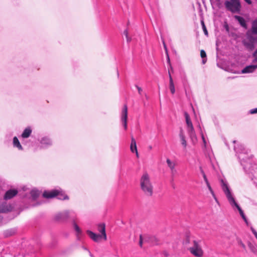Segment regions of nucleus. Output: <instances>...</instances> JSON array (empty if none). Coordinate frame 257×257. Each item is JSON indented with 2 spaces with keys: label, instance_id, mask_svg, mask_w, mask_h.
I'll list each match as a JSON object with an SVG mask.
<instances>
[{
  "label": "nucleus",
  "instance_id": "1a4fd4ad",
  "mask_svg": "<svg viewBox=\"0 0 257 257\" xmlns=\"http://www.w3.org/2000/svg\"><path fill=\"white\" fill-rule=\"evenodd\" d=\"M98 230L101 233V236L104 240H106L107 236L105 232V225L104 223H101L98 225Z\"/></svg>",
  "mask_w": 257,
  "mask_h": 257
},
{
  "label": "nucleus",
  "instance_id": "a878e982",
  "mask_svg": "<svg viewBox=\"0 0 257 257\" xmlns=\"http://www.w3.org/2000/svg\"><path fill=\"white\" fill-rule=\"evenodd\" d=\"M187 129H188V133L189 134H192V135H193L194 132H195V130H194L193 125L188 126Z\"/></svg>",
  "mask_w": 257,
  "mask_h": 257
},
{
  "label": "nucleus",
  "instance_id": "dca6fc26",
  "mask_svg": "<svg viewBox=\"0 0 257 257\" xmlns=\"http://www.w3.org/2000/svg\"><path fill=\"white\" fill-rule=\"evenodd\" d=\"M32 133V130L30 127H27L25 129L23 133L22 134V137L23 138H29Z\"/></svg>",
  "mask_w": 257,
  "mask_h": 257
},
{
  "label": "nucleus",
  "instance_id": "c9c22d12",
  "mask_svg": "<svg viewBox=\"0 0 257 257\" xmlns=\"http://www.w3.org/2000/svg\"><path fill=\"white\" fill-rule=\"evenodd\" d=\"M251 230L252 233H253V234L254 235V236H255V237L256 238L257 237V232L252 227L251 228Z\"/></svg>",
  "mask_w": 257,
  "mask_h": 257
},
{
  "label": "nucleus",
  "instance_id": "2eb2a0df",
  "mask_svg": "<svg viewBox=\"0 0 257 257\" xmlns=\"http://www.w3.org/2000/svg\"><path fill=\"white\" fill-rule=\"evenodd\" d=\"M232 205H234L235 207L237 208L240 215L241 216L243 219L244 220V221L246 222V223L247 224L248 222L247 221V219L246 218L245 216L244 215L243 212L242 210L241 209V208L239 207V206L237 204V203L235 202V203H232Z\"/></svg>",
  "mask_w": 257,
  "mask_h": 257
},
{
  "label": "nucleus",
  "instance_id": "0eeeda50",
  "mask_svg": "<svg viewBox=\"0 0 257 257\" xmlns=\"http://www.w3.org/2000/svg\"><path fill=\"white\" fill-rule=\"evenodd\" d=\"M58 193L57 189L52 190L50 191H45L43 193V196L45 198L50 199L53 198L57 196Z\"/></svg>",
  "mask_w": 257,
  "mask_h": 257
},
{
  "label": "nucleus",
  "instance_id": "8fccbe9b",
  "mask_svg": "<svg viewBox=\"0 0 257 257\" xmlns=\"http://www.w3.org/2000/svg\"><path fill=\"white\" fill-rule=\"evenodd\" d=\"M155 239L156 240V241H157V244H158V243H159V240H158V239H157V238H155Z\"/></svg>",
  "mask_w": 257,
  "mask_h": 257
},
{
  "label": "nucleus",
  "instance_id": "9d476101",
  "mask_svg": "<svg viewBox=\"0 0 257 257\" xmlns=\"http://www.w3.org/2000/svg\"><path fill=\"white\" fill-rule=\"evenodd\" d=\"M256 68L257 65L247 66L241 70V73L243 74L251 73L253 72Z\"/></svg>",
  "mask_w": 257,
  "mask_h": 257
},
{
  "label": "nucleus",
  "instance_id": "f3484780",
  "mask_svg": "<svg viewBox=\"0 0 257 257\" xmlns=\"http://www.w3.org/2000/svg\"><path fill=\"white\" fill-rule=\"evenodd\" d=\"M166 162L168 167L171 169L172 173H174L176 171L175 170V167L176 166V164L174 162H172L169 159H167L166 160Z\"/></svg>",
  "mask_w": 257,
  "mask_h": 257
},
{
  "label": "nucleus",
  "instance_id": "bb28decb",
  "mask_svg": "<svg viewBox=\"0 0 257 257\" xmlns=\"http://www.w3.org/2000/svg\"><path fill=\"white\" fill-rule=\"evenodd\" d=\"M200 56L202 58H204L206 57V54L205 51L204 50H201L200 51Z\"/></svg>",
  "mask_w": 257,
  "mask_h": 257
},
{
  "label": "nucleus",
  "instance_id": "473e14b6",
  "mask_svg": "<svg viewBox=\"0 0 257 257\" xmlns=\"http://www.w3.org/2000/svg\"><path fill=\"white\" fill-rule=\"evenodd\" d=\"M190 242V238H189V237H187L185 240V244L186 245H187L188 244H189V243Z\"/></svg>",
  "mask_w": 257,
  "mask_h": 257
},
{
  "label": "nucleus",
  "instance_id": "2f4dec72",
  "mask_svg": "<svg viewBox=\"0 0 257 257\" xmlns=\"http://www.w3.org/2000/svg\"><path fill=\"white\" fill-rule=\"evenodd\" d=\"M239 245L242 247L243 249H246V246L245 245V244L241 241H240L239 242Z\"/></svg>",
  "mask_w": 257,
  "mask_h": 257
},
{
  "label": "nucleus",
  "instance_id": "c03bdc74",
  "mask_svg": "<svg viewBox=\"0 0 257 257\" xmlns=\"http://www.w3.org/2000/svg\"><path fill=\"white\" fill-rule=\"evenodd\" d=\"M135 152L136 153L137 157L139 158V153H138V150H136Z\"/></svg>",
  "mask_w": 257,
  "mask_h": 257
},
{
  "label": "nucleus",
  "instance_id": "393cba45",
  "mask_svg": "<svg viewBox=\"0 0 257 257\" xmlns=\"http://www.w3.org/2000/svg\"><path fill=\"white\" fill-rule=\"evenodd\" d=\"M201 23L202 29H203V32L204 33L205 35L206 36H208V31L207 30V29L206 28V26L205 25L204 21H201Z\"/></svg>",
  "mask_w": 257,
  "mask_h": 257
},
{
  "label": "nucleus",
  "instance_id": "9b49d317",
  "mask_svg": "<svg viewBox=\"0 0 257 257\" xmlns=\"http://www.w3.org/2000/svg\"><path fill=\"white\" fill-rule=\"evenodd\" d=\"M87 233L89 235V237L92 240L96 242L98 241L99 239L102 237V236L101 235L95 234L89 230L87 231Z\"/></svg>",
  "mask_w": 257,
  "mask_h": 257
},
{
  "label": "nucleus",
  "instance_id": "4468645a",
  "mask_svg": "<svg viewBox=\"0 0 257 257\" xmlns=\"http://www.w3.org/2000/svg\"><path fill=\"white\" fill-rule=\"evenodd\" d=\"M12 207L10 205H2L0 209V212L2 213H7L11 211Z\"/></svg>",
  "mask_w": 257,
  "mask_h": 257
},
{
  "label": "nucleus",
  "instance_id": "aec40b11",
  "mask_svg": "<svg viewBox=\"0 0 257 257\" xmlns=\"http://www.w3.org/2000/svg\"><path fill=\"white\" fill-rule=\"evenodd\" d=\"M13 145L14 147H17L19 150H23V147L17 137H15L13 138Z\"/></svg>",
  "mask_w": 257,
  "mask_h": 257
},
{
  "label": "nucleus",
  "instance_id": "f257e3e1",
  "mask_svg": "<svg viewBox=\"0 0 257 257\" xmlns=\"http://www.w3.org/2000/svg\"><path fill=\"white\" fill-rule=\"evenodd\" d=\"M141 188L148 196H151L153 193V186L151 181L150 177L148 173H144L140 178Z\"/></svg>",
  "mask_w": 257,
  "mask_h": 257
},
{
  "label": "nucleus",
  "instance_id": "4c0bfd02",
  "mask_svg": "<svg viewBox=\"0 0 257 257\" xmlns=\"http://www.w3.org/2000/svg\"><path fill=\"white\" fill-rule=\"evenodd\" d=\"M253 56L254 57H255V61H257V49L255 50V51L254 52V53L253 54Z\"/></svg>",
  "mask_w": 257,
  "mask_h": 257
},
{
  "label": "nucleus",
  "instance_id": "49530a36",
  "mask_svg": "<svg viewBox=\"0 0 257 257\" xmlns=\"http://www.w3.org/2000/svg\"><path fill=\"white\" fill-rule=\"evenodd\" d=\"M248 246L249 247V248H250V249H252V244H251L250 243H249L248 244Z\"/></svg>",
  "mask_w": 257,
  "mask_h": 257
},
{
  "label": "nucleus",
  "instance_id": "ea45409f",
  "mask_svg": "<svg viewBox=\"0 0 257 257\" xmlns=\"http://www.w3.org/2000/svg\"><path fill=\"white\" fill-rule=\"evenodd\" d=\"M136 87H137V89L138 90L139 93L140 94H141V92L142 91V88L141 87H140L139 86H137Z\"/></svg>",
  "mask_w": 257,
  "mask_h": 257
},
{
  "label": "nucleus",
  "instance_id": "a19ab883",
  "mask_svg": "<svg viewBox=\"0 0 257 257\" xmlns=\"http://www.w3.org/2000/svg\"><path fill=\"white\" fill-rule=\"evenodd\" d=\"M168 63H169V64L170 65V70L173 71V68H172V67L171 66V65L170 64V59H169V57H168Z\"/></svg>",
  "mask_w": 257,
  "mask_h": 257
},
{
  "label": "nucleus",
  "instance_id": "e433bc0d",
  "mask_svg": "<svg viewBox=\"0 0 257 257\" xmlns=\"http://www.w3.org/2000/svg\"><path fill=\"white\" fill-rule=\"evenodd\" d=\"M209 190L210 191V193H211L212 195H214V192L211 187V186L210 185L209 186L207 187Z\"/></svg>",
  "mask_w": 257,
  "mask_h": 257
},
{
  "label": "nucleus",
  "instance_id": "37998d69",
  "mask_svg": "<svg viewBox=\"0 0 257 257\" xmlns=\"http://www.w3.org/2000/svg\"><path fill=\"white\" fill-rule=\"evenodd\" d=\"M212 196L213 197V198L215 199V200L216 201V202H218L217 199L216 197L215 196V195L214 193V195H212Z\"/></svg>",
  "mask_w": 257,
  "mask_h": 257
},
{
  "label": "nucleus",
  "instance_id": "6e6552de",
  "mask_svg": "<svg viewBox=\"0 0 257 257\" xmlns=\"http://www.w3.org/2000/svg\"><path fill=\"white\" fill-rule=\"evenodd\" d=\"M18 191L16 189H11L7 191L4 196L5 200L11 199L18 194Z\"/></svg>",
  "mask_w": 257,
  "mask_h": 257
},
{
  "label": "nucleus",
  "instance_id": "423d86ee",
  "mask_svg": "<svg viewBox=\"0 0 257 257\" xmlns=\"http://www.w3.org/2000/svg\"><path fill=\"white\" fill-rule=\"evenodd\" d=\"M222 183H223V191L225 192V193L226 195V197H227L228 201H229L230 203L232 205V203H235V201L234 198L232 197L227 185L225 183H224L223 181H222Z\"/></svg>",
  "mask_w": 257,
  "mask_h": 257
},
{
  "label": "nucleus",
  "instance_id": "603ef678",
  "mask_svg": "<svg viewBox=\"0 0 257 257\" xmlns=\"http://www.w3.org/2000/svg\"><path fill=\"white\" fill-rule=\"evenodd\" d=\"M202 139H203V140H204V138L203 137H202ZM204 142H205V141H204Z\"/></svg>",
  "mask_w": 257,
  "mask_h": 257
},
{
  "label": "nucleus",
  "instance_id": "b1692460",
  "mask_svg": "<svg viewBox=\"0 0 257 257\" xmlns=\"http://www.w3.org/2000/svg\"><path fill=\"white\" fill-rule=\"evenodd\" d=\"M61 216L62 218L66 219L68 218L69 216V211H65L63 213L61 214Z\"/></svg>",
  "mask_w": 257,
  "mask_h": 257
},
{
  "label": "nucleus",
  "instance_id": "09e8293b",
  "mask_svg": "<svg viewBox=\"0 0 257 257\" xmlns=\"http://www.w3.org/2000/svg\"><path fill=\"white\" fill-rule=\"evenodd\" d=\"M206 62V59H203L202 63L203 64H205Z\"/></svg>",
  "mask_w": 257,
  "mask_h": 257
},
{
  "label": "nucleus",
  "instance_id": "f03ea898",
  "mask_svg": "<svg viewBox=\"0 0 257 257\" xmlns=\"http://www.w3.org/2000/svg\"><path fill=\"white\" fill-rule=\"evenodd\" d=\"M188 250L195 257H202L204 255V251L199 241L196 240H192V245L189 247Z\"/></svg>",
  "mask_w": 257,
  "mask_h": 257
},
{
  "label": "nucleus",
  "instance_id": "79ce46f5",
  "mask_svg": "<svg viewBox=\"0 0 257 257\" xmlns=\"http://www.w3.org/2000/svg\"><path fill=\"white\" fill-rule=\"evenodd\" d=\"M244 1L249 5L251 4V0H244Z\"/></svg>",
  "mask_w": 257,
  "mask_h": 257
},
{
  "label": "nucleus",
  "instance_id": "cd10ccee",
  "mask_svg": "<svg viewBox=\"0 0 257 257\" xmlns=\"http://www.w3.org/2000/svg\"><path fill=\"white\" fill-rule=\"evenodd\" d=\"M74 228H75V230L78 233H81V230H80V229L79 228V227H78V226L76 224H74Z\"/></svg>",
  "mask_w": 257,
  "mask_h": 257
},
{
  "label": "nucleus",
  "instance_id": "412c9836",
  "mask_svg": "<svg viewBox=\"0 0 257 257\" xmlns=\"http://www.w3.org/2000/svg\"><path fill=\"white\" fill-rule=\"evenodd\" d=\"M251 32L253 34H257V19L252 22Z\"/></svg>",
  "mask_w": 257,
  "mask_h": 257
},
{
  "label": "nucleus",
  "instance_id": "a211bd4d",
  "mask_svg": "<svg viewBox=\"0 0 257 257\" xmlns=\"http://www.w3.org/2000/svg\"><path fill=\"white\" fill-rule=\"evenodd\" d=\"M234 18L238 21V22L239 23V24L242 27L244 28H246V24L245 21L242 17L239 16H235Z\"/></svg>",
  "mask_w": 257,
  "mask_h": 257
},
{
  "label": "nucleus",
  "instance_id": "4be33fe9",
  "mask_svg": "<svg viewBox=\"0 0 257 257\" xmlns=\"http://www.w3.org/2000/svg\"><path fill=\"white\" fill-rule=\"evenodd\" d=\"M184 115H185L186 122L187 123V127L192 125L193 124L192 123V121L190 119V116H189V115L188 114V113L187 112H185L184 113Z\"/></svg>",
  "mask_w": 257,
  "mask_h": 257
},
{
  "label": "nucleus",
  "instance_id": "c85d7f7f",
  "mask_svg": "<svg viewBox=\"0 0 257 257\" xmlns=\"http://www.w3.org/2000/svg\"><path fill=\"white\" fill-rule=\"evenodd\" d=\"M123 33H124V34L125 35V37H126V39H127V41H128V42H130V41H131V39H129V38H128V31H127V30H125L124 31Z\"/></svg>",
  "mask_w": 257,
  "mask_h": 257
},
{
  "label": "nucleus",
  "instance_id": "f8f14e48",
  "mask_svg": "<svg viewBox=\"0 0 257 257\" xmlns=\"http://www.w3.org/2000/svg\"><path fill=\"white\" fill-rule=\"evenodd\" d=\"M57 191L58 193L57 194L56 197H58V199L60 200L69 199V197L61 189H58Z\"/></svg>",
  "mask_w": 257,
  "mask_h": 257
},
{
  "label": "nucleus",
  "instance_id": "a18cd8bd",
  "mask_svg": "<svg viewBox=\"0 0 257 257\" xmlns=\"http://www.w3.org/2000/svg\"><path fill=\"white\" fill-rule=\"evenodd\" d=\"M15 233V231H13L12 232H11L10 233V234H9V235H12L13 234H14Z\"/></svg>",
  "mask_w": 257,
  "mask_h": 257
},
{
  "label": "nucleus",
  "instance_id": "6ab92c4d",
  "mask_svg": "<svg viewBox=\"0 0 257 257\" xmlns=\"http://www.w3.org/2000/svg\"><path fill=\"white\" fill-rule=\"evenodd\" d=\"M179 136H180V138L181 139V144L184 146V147L185 148L187 146V142L185 140V135L184 134V133H183V131L182 130H181L180 131Z\"/></svg>",
  "mask_w": 257,
  "mask_h": 257
},
{
  "label": "nucleus",
  "instance_id": "20e7f679",
  "mask_svg": "<svg viewBox=\"0 0 257 257\" xmlns=\"http://www.w3.org/2000/svg\"><path fill=\"white\" fill-rule=\"evenodd\" d=\"M244 46L249 50H252L254 48V45L257 43V37L247 34L245 40L242 41Z\"/></svg>",
  "mask_w": 257,
  "mask_h": 257
},
{
  "label": "nucleus",
  "instance_id": "7c9ffc66",
  "mask_svg": "<svg viewBox=\"0 0 257 257\" xmlns=\"http://www.w3.org/2000/svg\"><path fill=\"white\" fill-rule=\"evenodd\" d=\"M250 113H251V114L257 113V108L251 109L250 110Z\"/></svg>",
  "mask_w": 257,
  "mask_h": 257
},
{
  "label": "nucleus",
  "instance_id": "39448f33",
  "mask_svg": "<svg viewBox=\"0 0 257 257\" xmlns=\"http://www.w3.org/2000/svg\"><path fill=\"white\" fill-rule=\"evenodd\" d=\"M121 121L125 130H127V106L126 104H124L121 114Z\"/></svg>",
  "mask_w": 257,
  "mask_h": 257
},
{
  "label": "nucleus",
  "instance_id": "58836bf2",
  "mask_svg": "<svg viewBox=\"0 0 257 257\" xmlns=\"http://www.w3.org/2000/svg\"><path fill=\"white\" fill-rule=\"evenodd\" d=\"M139 243H140V245L142 246V243H143V240H142V236L141 235L140 236V242Z\"/></svg>",
  "mask_w": 257,
  "mask_h": 257
},
{
  "label": "nucleus",
  "instance_id": "de8ad7c7",
  "mask_svg": "<svg viewBox=\"0 0 257 257\" xmlns=\"http://www.w3.org/2000/svg\"><path fill=\"white\" fill-rule=\"evenodd\" d=\"M205 183H206V185H207V187H208V186H209L210 185L208 181H207Z\"/></svg>",
  "mask_w": 257,
  "mask_h": 257
},
{
  "label": "nucleus",
  "instance_id": "ddd939ff",
  "mask_svg": "<svg viewBox=\"0 0 257 257\" xmlns=\"http://www.w3.org/2000/svg\"><path fill=\"white\" fill-rule=\"evenodd\" d=\"M130 150L132 153H134L137 150L136 141L133 136L131 137Z\"/></svg>",
  "mask_w": 257,
  "mask_h": 257
},
{
  "label": "nucleus",
  "instance_id": "f704fd0d",
  "mask_svg": "<svg viewBox=\"0 0 257 257\" xmlns=\"http://www.w3.org/2000/svg\"><path fill=\"white\" fill-rule=\"evenodd\" d=\"M202 173L203 179H204L205 182H206L207 181H208V180H207V178L206 177V176L204 172L203 171H202Z\"/></svg>",
  "mask_w": 257,
  "mask_h": 257
},
{
  "label": "nucleus",
  "instance_id": "5701e85b",
  "mask_svg": "<svg viewBox=\"0 0 257 257\" xmlns=\"http://www.w3.org/2000/svg\"><path fill=\"white\" fill-rule=\"evenodd\" d=\"M169 88L172 94H174L175 92V85L173 81L169 82Z\"/></svg>",
  "mask_w": 257,
  "mask_h": 257
},
{
  "label": "nucleus",
  "instance_id": "c756f323",
  "mask_svg": "<svg viewBox=\"0 0 257 257\" xmlns=\"http://www.w3.org/2000/svg\"><path fill=\"white\" fill-rule=\"evenodd\" d=\"M189 135L190 138H191V139H192V140H193V139L196 140V134H195V132H194L193 135H192V134H190Z\"/></svg>",
  "mask_w": 257,
  "mask_h": 257
},
{
  "label": "nucleus",
  "instance_id": "72a5a7b5",
  "mask_svg": "<svg viewBox=\"0 0 257 257\" xmlns=\"http://www.w3.org/2000/svg\"><path fill=\"white\" fill-rule=\"evenodd\" d=\"M168 74H169V82L173 81L172 77L171 75L170 70H168Z\"/></svg>",
  "mask_w": 257,
  "mask_h": 257
},
{
  "label": "nucleus",
  "instance_id": "7ed1b4c3",
  "mask_svg": "<svg viewBox=\"0 0 257 257\" xmlns=\"http://www.w3.org/2000/svg\"><path fill=\"white\" fill-rule=\"evenodd\" d=\"M226 9L233 13H239L241 5L239 0L226 1L224 2Z\"/></svg>",
  "mask_w": 257,
  "mask_h": 257
},
{
  "label": "nucleus",
  "instance_id": "3c124183",
  "mask_svg": "<svg viewBox=\"0 0 257 257\" xmlns=\"http://www.w3.org/2000/svg\"><path fill=\"white\" fill-rule=\"evenodd\" d=\"M164 46L165 49L166 50L167 48H166V45H165V44L164 43Z\"/></svg>",
  "mask_w": 257,
  "mask_h": 257
}]
</instances>
